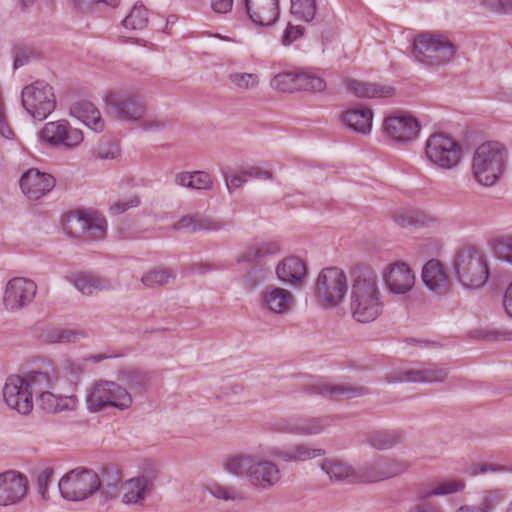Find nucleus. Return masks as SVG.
<instances>
[{"label":"nucleus","mask_w":512,"mask_h":512,"mask_svg":"<svg viewBox=\"0 0 512 512\" xmlns=\"http://www.w3.org/2000/svg\"><path fill=\"white\" fill-rule=\"evenodd\" d=\"M382 293L375 272L365 266H357L351 273L349 309L359 323L376 320L383 310Z\"/></svg>","instance_id":"nucleus-1"},{"label":"nucleus","mask_w":512,"mask_h":512,"mask_svg":"<svg viewBox=\"0 0 512 512\" xmlns=\"http://www.w3.org/2000/svg\"><path fill=\"white\" fill-rule=\"evenodd\" d=\"M223 469L234 476L245 477L258 490H269L282 479L281 470L275 462L262 459L255 454L239 453L223 461Z\"/></svg>","instance_id":"nucleus-2"},{"label":"nucleus","mask_w":512,"mask_h":512,"mask_svg":"<svg viewBox=\"0 0 512 512\" xmlns=\"http://www.w3.org/2000/svg\"><path fill=\"white\" fill-rule=\"evenodd\" d=\"M508 154L506 147L498 141L480 144L472 157L471 172L474 180L482 186L495 185L504 173Z\"/></svg>","instance_id":"nucleus-3"},{"label":"nucleus","mask_w":512,"mask_h":512,"mask_svg":"<svg viewBox=\"0 0 512 512\" xmlns=\"http://www.w3.org/2000/svg\"><path fill=\"white\" fill-rule=\"evenodd\" d=\"M453 269L458 282L465 289L483 287L490 275L488 260L485 254L474 247L456 251Z\"/></svg>","instance_id":"nucleus-4"},{"label":"nucleus","mask_w":512,"mask_h":512,"mask_svg":"<svg viewBox=\"0 0 512 512\" xmlns=\"http://www.w3.org/2000/svg\"><path fill=\"white\" fill-rule=\"evenodd\" d=\"M348 283L345 272L338 267L323 268L314 284L316 302L323 308H336L344 302Z\"/></svg>","instance_id":"nucleus-5"},{"label":"nucleus","mask_w":512,"mask_h":512,"mask_svg":"<svg viewBox=\"0 0 512 512\" xmlns=\"http://www.w3.org/2000/svg\"><path fill=\"white\" fill-rule=\"evenodd\" d=\"M132 401L127 389L114 381L99 380L87 389V408L92 413L108 408L126 410L132 405Z\"/></svg>","instance_id":"nucleus-6"},{"label":"nucleus","mask_w":512,"mask_h":512,"mask_svg":"<svg viewBox=\"0 0 512 512\" xmlns=\"http://www.w3.org/2000/svg\"><path fill=\"white\" fill-rule=\"evenodd\" d=\"M58 489L62 498L67 501H85L99 489V475L92 469L75 468L61 477Z\"/></svg>","instance_id":"nucleus-7"},{"label":"nucleus","mask_w":512,"mask_h":512,"mask_svg":"<svg viewBox=\"0 0 512 512\" xmlns=\"http://www.w3.org/2000/svg\"><path fill=\"white\" fill-rule=\"evenodd\" d=\"M448 48V36L440 31H422L412 42L411 53L415 60L429 66L444 63V54Z\"/></svg>","instance_id":"nucleus-8"},{"label":"nucleus","mask_w":512,"mask_h":512,"mask_svg":"<svg viewBox=\"0 0 512 512\" xmlns=\"http://www.w3.org/2000/svg\"><path fill=\"white\" fill-rule=\"evenodd\" d=\"M105 103L113 115L125 122H140L146 117L147 106L143 98L131 90H113L105 95Z\"/></svg>","instance_id":"nucleus-9"},{"label":"nucleus","mask_w":512,"mask_h":512,"mask_svg":"<svg viewBox=\"0 0 512 512\" xmlns=\"http://www.w3.org/2000/svg\"><path fill=\"white\" fill-rule=\"evenodd\" d=\"M22 105L34 119H46L56 106L53 88L43 81L26 86L22 90Z\"/></svg>","instance_id":"nucleus-10"},{"label":"nucleus","mask_w":512,"mask_h":512,"mask_svg":"<svg viewBox=\"0 0 512 512\" xmlns=\"http://www.w3.org/2000/svg\"><path fill=\"white\" fill-rule=\"evenodd\" d=\"M421 125L412 115L404 112L388 115L383 120L384 137L393 144L406 145L414 141L420 132Z\"/></svg>","instance_id":"nucleus-11"},{"label":"nucleus","mask_w":512,"mask_h":512,"mask_svg":"<svg viewBox=\"0 0 512 512\" xmlns=\"http://www.w3.org/2000/svg\"><path fill=\"white\" fill-rule=\"evenodd\" d=\"M38 286L32 279L14 277L10 279L4 291V306L9 311H18L30 305L37 294Z\"/></svg>","instance_id":"nucleus-12"},{"label":"nucleus","mask_w":512,"mask_h":512,"mask_svg":"<svg viewBox=\"0 0 512 512\" xmlns=\"http://www.w3.org/2000/svg\"><path fill=\"white\" fill-rule=\"evenodd\" d=\"M260 304L263 311L284 317L294 310L296 297L290 290L270 284L260 293Z\"/></svg>","instance_id":"nucleus-13"},{"label":"nucleus","mask_w":512,"mask_h":512,"mask_svg":"<svg viewBox=\"0 0 512 512\" xmlns=\"http://www.w3.org/2000/svg\"><path fill=\"white\" fill-rule=\"evenodd\" d=\"M27 385L23 377L11 375L6 379L3 388L6 405L23 415L29 414L33 409L32 390Z\"/></svg>","instance_id":"nucleus-14"},{"label":"nucleus","mask_w":512,"mask_h":512,"mask_svg":"<svg viewBox=\"0 0 512 512\" xmlns=\"http://www.w3.org/2000/svg\"><path fill=\"white\" fill-rule=\"evenodd\" d=\"M447 372L444 368L435 367H399L392 369L384 376V381L388 384H398L404 382L411 383H432L442 382L446 379Z\"/></svg>","instance_id":"nucleus-15"},{"label":"nucleus","mask_w":512,"mask_h":512,"mask_svg":"<svg viewBox=\"0 0 512 512\" xmlns=\"http://www.w3.org/2000/svg\"><path fill=\"white\" fill-rule=\"evenodd\" d=\"M42 141L53 147L73 148L84 139L81 130L72 128L66 121L46 123L39 132Z\"/></svg>","instance_id":"nucleus-16"},{"label":"nucleus","mask_w":512,"mask_h":512,"mask_svg":"<svg viewBox=\"0 0 512 512\" xmlns=\"http://www.w3.org/2000/svg\"><path fill=\"white\" fill-rule=\"evenodd\" d=\"M28 479L20 472L9 470L0 474V506L17 505L27 494Z\"/></svg>","instance_id":"nucleus-17"},{"label":"nucleus","mask_w":512,"mask_h":512,"mask_svg":"<svg viewBox=\"0 0 512 512\" xmlns=\"http://www.w3.org/2000/svg\"><path fill=\"white\" fill-rule=\"evenodd\" d=\"M275 273L285 286L300 289L306 283L307 264L299 257L288 256L276 265Z\"/></svg>","instance_id":"nucleus-18"},{"label":"nucleus","mask_w":512,"mask_h":512,"mask_svg":"<svg viewBox=\"0 0 512 512\" xmlns=\"http://www.w3.org/2000/svg\"><path fill=\"white\" fill-rule=\"evenodd\" d=\"M382 276L388 291L395 295L407 294L415 284L413 271L403 262L389 265Z\"/></svg>","instance_id":"nucleus-19"},{"label":"nucleus","mask_w":512,"mask_h":512,"mask_svg":"<svg viewBox=\"0 0 512 512\" xmlns=\"http://www.w3.org/2000/svg\"><path fill=\"white\" fill-rule=\"evenodd\" d=\"M55 186L52 175L40 172L38 169H29L20 179L22 192L30 200H38L50 192Z\"/></svg>","instance_id":"nucleus-20"},{"label":"nucleus","mask_w":512,"mask_h":512,"mask_svg":"<svg viewBox=\"0 0 512 512\" xmlns=\"http://www.w3.org/2000/svg\"><path fill=\"white\" fill-rule=\"evenodd\" d=\"M335 420L336 417L333 415L297 418L283 423L280 430L303 436L318 435L332 426Z\"/></svg>","instance_id":"nucleus-21"},{"label":"nucleus","mask_w":512,"mask_h":512,"mask_svg":"<svg viewBox=\"0 0 512 512\" xmlns=\"http://www.w3.org/2000/svg\"><path fill=\"white\" fill-rule=\"evenodd\" d=\"M309 393L321 395L330 399H352L369 394V389L362 385L351 383L317 382L309 387Z\"/></svg>","instance_id":"nucleus-22"},{"label":"nucleus","mask_w":512,"mask_h":512,"mask_svg":"<svg viewBox=\"0 0 512 512\" xmlns=\"http://www.w3.org/2000/svg\"><path fill=\"white\" fill-rule=\"evenodd\" d=\"M247 17L258 26L273 25L280 15L278 0H244Z\"/></svg>","instance_id":"nucleus-23"},{"label":"nucleus","mask_w":512,"mask_h":512,"mask_svg":"<svg viewBox=\"0 0 512 512\" xmlns=\"http://www.w3.org/2000/svg\"><path fill=\"white\" fill-rule=\"evenodd\" d=\"M424 155L433 167L448 169V134L443 131L430 134L425 142Z\"/></svg>","instance_id":"nucleus-24"},{"label":"nucleus","mask_w":512,"mask_h":512,"mask_svg":"<svg viewBox=\"0 0 512 512\" xmlns=\"http://www.w3.org/2000/svg\"><path fill=\"white\" fill-rule=\"evenodd\" d=\"M52 390L39 395L40 406L44 411L54 414L75 409L77 398L74 393L68 392L64 386L60 390Z\"/></svg>","instance_id":"nucleus-25"},{"label":"nucleus","mask_w":512,"mask_h":512,"mask_svg":"<svg viewBox=\"0 0 512 512\" xmlns=\"http://www.w3.org/2000/svg\"><path fill=\"white\" fill-rule=\"evenodd\" d=\"M88 359L67 360L57 369L54 390H60L61 386L67 388L68 392L74 393L81 375L86 370V362Z\"/></svg>","instance_id":"nucleus-26"},{"label":"nucleus","mask_w":512,"mask_h":512,"mask_svg":"<svg viewBox=\"0 0 512 512\" xmlns=\"http://www.w3.org/2000/svg\"><path fill=\"white\" fill-rule=\"evenodd\" d=\"M422 279L426 287L438 295L448 291V274L445 265L437 260H429L422 269Z\"/></svg>","instance_id":"nucleus-27"},{"label":"nucleus","mask_w":512,"mask_h":512,"mask_svg":"<svg viewBox=\"0 0 512 512\" xmlns=\"http://www.w3.org/2000/svg\"><path fill=\"white\" fill-rule=\"evenodd\" d=\"M343 126L360 135H368L372 130L373 112L369 108L347 109L340 115Z\"/></svg>","instance_id":"nucleus-28"},{"label":"nucleus","mask_w":512,"mask_h":512,"mask_svg":"<svg viewBox=\"0 0 512 512\" xmlns=\"http://www.w3.org/2000/svg\"><path fill=\"white\" fill-rule=\"evenodd\" d=\"M120 488L121 503L125 506L143 507L147 498L154 492L136 477L123 480Z\"/></svg>","instance_id":"nucleus-29"},{"label":"nucleus","mask_w":512,"mask_h":512,"mask_svg":"<svg viewBox=\"0 0 512 512\" xmlns=\"http://www.w3.org/2000/svg\"><path fill=\"white\" fill-rule=\"evenodd\" d=\"M322 448H313L306 444H294L285 448H275L272 455L280 460L290 462H305L325 455Z\"/></svg>","instance_id":"nucleus-30"},{"label":"nucleus","mask_w":512,"mask_h":512,"mask_svg":"<svg viewBox=\"0 0 512 512\" xmlns=\"http://www.w3.org/2000/svg\"><path fill=\"white\" fill-rule=\"evenodd\" d=\"M70 114L95 132H101L104 129L100 111L89 101L82 100L72 104Z\"/></svg>","instance_id":"nucleus-31"},{"label":"nucleus","mask_w":512,"mask_h":512,"mask_svg":"<svg viewBox=\"0 0 512 512\" xmlns=\"http://www.w3.org/2000/svg\"><path fill=\"white\" fill-rule=\"evenodd\" d=\"M72 283L81 294L86 296L112 289V284L107 278L87 273L76 274Z\"/></svg>","instance_id":"nucleus-32"},{"label":"nucleus","mask_w":512,"mask_h":512,"mask_svg":"<svg viewBox=\"0 0 512 512\" xmlns=\"http://www.w3.org/2000/svg\"><path fill=\"white\" fill-rule=\"evenodd\" d=\"M405 433L401 429L375 430L368 434V444L377 450H388L402 443Z\"/></svg>","instance_id":"nucleus-33"},{"label":"nucleus","mask_w":512,"mask_h":512,"mask_svg":"<svg viewBox=\"0 0 512 512\" xmlns=\"http://www.w3.org/2000/svg\"><path fill=\"white\" fill-rule=\"evenodd\" d=\"M323 73L316 68H298V91L322 92L326 89Z\"/></svg>","instance_id":"nucleus-34"},{"label":"nucleus","mask_w":512,"mask_h":512,"mask_svg":"<svg viewBox=\"0 0 512 512\" xmlns=\"http://www.w3.org/2000/svg\"><path fill=\"white\" fill-rule=\"evenodd\" d=\"M346 87L351 93L360 98L387 97L393 93V88L391 87L362 82L356 79H349Z\"/></svg>","instance_id":"nucleus-35"},{"label":"nucleus","mask_w":512,"mask_h":512,"mask_svg":"<svg viewBox=\"0 0 512 512\" xmlns=\"http://www.w3.org/2000/svg\"><path fill=\"white\" fill-rule=\"evenodd\" d=\"M175 183L181 187L197 190H207L212 187L213 180L206 171H182L175 175Z\"/></svg>","instance_id":"nucleus-36"},{"label":"nucleus","mask_w":512,"mask_h":512,"mask_svg":"<svg viewBox=\"0 0 512 512\" xmlns=\"http://www.w3.org/2000/svg\"><path fill=\"white\" fill-rule=\"evenodd\" d=\"M321 469L331 480L342 481L355 478L356 470L347 462L338 458H328L321 464Z\"/></svg>","instance_id":"nucleus-37"},{"label":"nucleus","mask_w":512,"mask_h":512,"mask_svg":"<svg viewBox=\"0 0 512 512\" xmlns=\"http://www.w3.org/2000/svg\"><path fill=\"white\" fill-rule=\"evenodd\" d=\"M379 471L373 477L374 479H389L406 472L409 468V463L405 460L396 458H376Z\"/></svg>","instance_id":"nucleus-38"},{"label":"nucleus","mask_w":512,"mask_h":512,"mask_svg":"<svg viewBox=\"0 0 512 512\" xmlns=\"http://www.w3.org/2000/svg\"><path fill=\"white\" fill-rule=\"evenodd\" d=\"M121 483L122 480L119 478L102 482L99 477V489H97L96 493H98V504L100 507L109 509L111 507V503L115 502L119 498L121 499Z\"/></svg>","instance_id":"nucleus-39"},{"label":"nucleus","mask_w":512,"mask_h":512,"mask_svg":"<svg viewBox=\"0 0 512 512\" xmlns=\"http://www.w3.org/2000/svg\"><path fill=\"white\" fill-rule=\"evenodd\" d=\"M89 218L84 214L71 212L64 219L63 229L69 236L83 239L85 231L89 228Z\"/></svg>","instance_id":"nucleus-40"},{"label":"nucleus","mask_w":512,"mask_h":512,"mask_svg":"<svg viewBox=\"0 0 512 512\" xmlns=\"http://www.w3.org/2000/svg\"><path fill=\"white\" fill-rule=\"evenodd\" d=\"M279 245L275 242H263L248 247L238 258V262H253L279 251Z\"/></svg>","instance_id":"nucleus-41"},{"label":"nucleus","mask_w":512,"mask_h":512,"mask_svg":"<svg viewBox=\"0 0 512 512\" xmlns=\"http://www.w3.org/2000/svg\"><path fill=\"white\" fill-rule=\"evenodd\" d=\"M148 10L142 4H135L129 14L122 20V26L129 31H140L147 27Z\"/></svg>","instance_id":"nucleus-42"},{"label":"nucleus","mask_w":512,"mask_h":512,"mask_svg":"<svg viewBox=\"0 0 512 512\" xmlns=\"http://www.w3.org/2000/svg\"><path fill=\"white\" fill-rule=\"evenodd\" d=\"M270 86L280 92L298 91V69L278 73L271 79Z\"/></svg>","instance_id":"nucleus-43"},{"label":"nucleus","mask_w":512,"mask_h":512,"mask_svg":"<svg viewBox=\"0 0 512 512\" xmlns=\"http://www.w3.org/2000/svg\"><path fill=\"white\" fill-rule=\"evenodd\" d=\"M23 378L25 379L26 384H28L27 387L32 390V395L34 393H39L40 395L41 392H45V388L53 389L55 381V377L51 378L47 372L39 371H32Z\"/></svg>","instance_id":"nucleus-44"},{"label":"nucleus","mask_w":512,"mask_h":512,"mask_svg":"<svg viewBox=\"0 0 512 512\" xmlns=\"http://www.w3.org/2000/svg\"><path fill=\"white\" fill-rule=\"evenodd\" d=\"M394 222L402 227L424 226L429 221L428 217L419 211H399L393 214Z\"/></svg>","instance_id":"nucleus-45"},{"label":"nucleus","mask_w":512,"mask_h":512,"mask_svg":"<svg viewBox=\"0 0 512 512\" xmlns=\"http://www.w3.org/2000/svg\"><path fill=\"white\" fill-rule=\"evenodd\" d=\"M291 13L299 20L311 22L316 15V0H290Z\"/></svg>","instance_id":"nucleus-46"},{"label":"nucleus","mask_w":512,"mask_h":512,"mask_svg":"<svg viewBox=\"0 0 512 512\" xmlns=\"http://www.w3.org/2000/svg\"><path fill=\"white\" fill-rule=\"evenodd\" d=\"M490 247L498 260L512 265V236L498 237L491 241Z\"/></svg>","instance_id":"nucleus-47"},{"label":"nucleus","mask_w":512,"mask_h":512,"mask_svg":"<svg viewBox=\"0 0 512 512\" xmlns=\"http://www.w3.org/2000/svg\"><path fill=\"white\" fill-rule=\"evenodd\" d=\"M173 278L174 275L170 269L155 268L145 273L141 278V282L146 287L154 288L169 283Z\"/></svg>","instance_id":"nucleus-48"},{"label":"nucleus","mask_w":512,"mask_h":512,"mask_svg":"<svg viewBox=\"0 0 512 512\" xmlns=\"http://www.w3.org/2000/svg\"><path fill=\"white\" fill-rule=\"evenodd\" d=\"M198 231L216 232L226 230L232 227V221L207 215H197Z\"/></svg>","instance_id":"nucleus-49"},{"label":"nucleus","mask_w":512,"mask_h":512,"mask_svg":"<svg viewBox=\"0 0 512 512\" xmlns=\"http://www.w3.org/2000/svg\"><path fill=\"white\" fill-rule=\"evenodd\" d=\"M228 79L234 87L240 90L248 91L258 87L259 76L256 73L233 72Z\"/></svg>","instance_id":"nucleus-50"},{"label":"nucleus","mask_w":512,"mask_h":512,"mask_svg":"<svg viewBox=\"0 0 512 512\" xmlns=\"http://www.w3.org/2000/svg\"><path fill=\"white\" fill-rule=\"evenodd\" d=\"M159 474L160 466L156 462L145 461L141 466L140 473L135 477L154 491Z\"/></svg>","instance_id":"nucleus-51"},{"label":"nucleus","mask_w":512,"mask_h":512,"mask_svg":"<svg viewBox=\"0 0 512 512\" xmlns=\"http://www.w3.org/2000/svg\"><path fill=\"white\" fill-rule=\"evenodd\" d=\"M448 494V481H431L418 490V496L424 501H430L429 499L436 496H445Z\"/></svg>","instance_id":"nucleus-52"},{"label":"nucleus","mask_w":512,"mask_h":512,"mask_svg":"<svg viewBox=\"0 0 512 512\" xmlns=\"http://www.w3.org/2000/svg\"><path fill=\"white\" fill-rule=\"evenodd\" d=\"M107 222L102 218H89V228L85 231L82 240L84 241H99L103 240L106 236Z\"/></svg>","instance_id":"nucleus-53"},{"label":"nucleus","mask_w":512,"mask_h":512,"mask_svg":"<svg viewBox=\"0 0 512 512\" xmlns=\"http://www.w3.org/2000/svg\"><path fill=\"white\" fill-rule=\"evenodd\" d=\"M378 471V464L376 459H374L358 467L356 470L355 479L368 483L383 481V479H372V477H374Z\"/></svg>","instance_id":"nucleus-54"},{"label":"nucleus","mask_w":512,"mask_h":512,"mask_svg":"<svg viewBox=\"0 0 512 512\" xmlns=\"http://www.w3.org/2000/svg\"><path fill=\"white\" fill-rule=\"evenodd\" d=\"M207 491L215 498L221 500H235L239 498L238 492L233 487L222 486L217 483L210 484L206 487Z\"/></svg>","instance_id":"nucleus-55"},{"label":"nucleus","mask_w":512,"mask_h":512,"mask_svg":"<svg viewBox=\"0 0 512 512\" xmlns=\"http://www.w3.org/2000/svg\"><path fill=\"white\" fill-rule=\"evenodd\" d=\"M93 156L97 159L101 160H112L116 159L120 156V149L117 144L112 142H107L104 144L98 145L93 150Z\"/></svg>","instance_id":"nucleus-56"},{"label":"nucleus","mask_w":512,"mask_h":512,"mask_svg":"<svg viewBox=\"0 0 512 512\" xmlns=\"http://www.w3.org/2000/svg\"><path fill=\"white\" fill-rule=\"evenodd\" d=\"M476 337L491 340V341H504L511 339V333L505 330L493 329V328H484L475 331Z\"/></svg>","instance_id":"nucleus-57"},{"label":"nucleus","mask_w":512,"mask_h":512,"mask_svg":"<svg viewBox=\"0 0 512 512\" xmlns=\"http://www.w3.org/2000/svg\"><path fill=\"white\" fill-rule=\"evenodd\" d=\"M34 51L24 45H18L14 48V69L20 68L27 64L33 57Z\"/></svg>","instance_id":"nucleus-58"},{"label":"nucleus","mask_w":512,"mask_h":512,"mask_svg":"<svg viewBox=\"0 0 512 512\" xmlns=\"http://www.w3.org/2000/svg\"><path fill=\"white\" fill-rule=\"evenodd\" d=\"M53 469L46 468L40 472L37 478L38 492L44 500L48 499V486L52 481Z\"/></svg>","instance_id":"nucleus-59"},{"label":"nucleus","mask_w":512,"mask_h":512,"mask_svg":"<svg viewBox=\"0 0 512 512\" xmlns=\"http://www.w3.org/2000/svg\"><path fill=\"white\" fill-rule=\"evenodd\" d=\"M224 179L230 193L234 189L240 188L248 180L247 175H244V169L236 174H224Z\"/></svg>","instance_id":"nucleus-60"},{"label":"nucleus","mask_w":512,"mask_h":512,"mask_svg":"<svg viewBox=\"0 0 512 512\" xmlns=\"http://www.w3.org/2000/svg\"><path fill=\"white\" fill-rule=\"evenodd\" d=\"M464 145L450 137V169L458 166L463 158Z\"/></svg>","instance_id":"nucleus-61"},{"label":"nucleus","mask_w":512,"mask_h":512,"mask_svg":"<svg viewBox=\"0 0 512 512\" xmlns=\"http://www.w3.org/2000/svg\"><path fill=\"white\" fill-rule=\"evenodd\" d=\"M197 215H186L182 217L175 225L177 230H186L192 233L198 232Z\"/></svg>","instance_id":"nucleus-62"},{"label":"nucleus","mask_w":512,"mask_h":512,"mask_svg":"<svg viewBox=\"0 0 512 512\" xmlns=\"http://www.w3.org/2000/svg\"><path fill=\"white\" fill-rule=\"evenodd\" d=\"M244 175H247V178H253L258 180H271L273 178V174L271 171L263 169L258 166H250L244 168Z\"/></svg>","instance_id":"nucleus-63"},{"label":"nucleus","mask_w":512,"mask_h":512,"mask_svg":"<svg viewBox=\"0 0 512 512\" xmlns=\"http://www.w3.org/2000/svg\"><path fill=\"white\" fill-rule=\"evenodd\" d=\"M409 512H444V510L432 501H422L414 505Z\"/></svg>","instance_id":"nucleus-64"}]
</instances>
